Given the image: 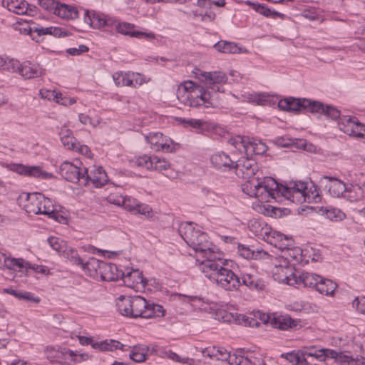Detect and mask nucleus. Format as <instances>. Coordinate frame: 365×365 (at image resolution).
I'll return each instance as SVG.
<instances>
[{
  "instance_id": "nucleus-1",
  "label": "nucleus",
  "mask_w": 365,
  "mask_h": 365,
  "mask_svg": "<svg viewBox=\"0 0 365 365\" xmlns=\"http://www.w3.org/2000/svg\"><path fill=\"white\" fill-rule=\"evenodd\" d=\"M179 101L190 107L212 106L210 93L205 90L203 86L191 81L181 83L177 91Z\"/></svg>"
},
{
  "instance_id": "nucleus-31",
  "label": "nucleus",
  "mask_w": 365,
  "mask_h": 365,
  "mask_svg": "<svg viewBox=\"0 0 365 365\" xmlns=\"http://www.w3.org/2000/svg\"><path fill=\"white\" fill-rule=\"evenodd\" d=\"M237 252L241 257L247 259H268L270 258V255L264 250H255L241 244H238Z\"/></svg>"
},
{
  "instance_id": "nucleus-29",
  "label": "nucleus",
  "mask_w": 365,
  "mask_h": 365,
  "mask_svg": "<svg viewBox=\"0 0 365 365\" xmlns=\"http://www.w3.org/2000/svg\"><path fill=\"white\" fill-rule=\"evenodd\" d=\"M122 271H119L115 264L106 263L103 261L99 277L101 279L106 282L116 281L121 278Z\"/></svg>"
},
{
  "instance_id": "nucleus-16",
  "label": "nucleus",
  "mask_w": 365,
  "mask_h": 365,
  "mask_svg": "<svg viewBox=\"0 0 365 365\" xmlns=\"http://www.w3.org/2000/svg\"><path fill=\"white\" fill-rule=\"evenodd\" d=\"M234 168L237 175L244 179L255 178L259 170L257 163L250 156L242 157L235 161Z\"/></svg>"
},
{
  "instance_id": "nucleus-38",
  "label": "nucleus",
  "mask_w": 365,
  "mask_h": 365,
  "mask_svg": "<svg viewBox=\"0 0 365 365\" xmlns=\"http://www.w3.org/2000/svg\"><path fill=\"white\" fill-rule=\"evenodd\" d=\"M197 242H199L198 247H193V250L195 252L196 257H201V255L206 254L214 248H217L212 242L208 240V237L204 232L199 235L197 238Z\"/></svg>"
},
{
  "instance_id": "nucleus-58",
  "label": "nucleus",
  "mask_w": 365,
  "mask_h": 365,
  "mask_svg": "<svg viewBox=\"0 0 365 365\" xmlns=\"http://www.w3.org/2000/svg\"><path fill=\"white\" fill-rule=\"evenodd\" d=\"M133 163L138 167L147 170H153V156H148L147 155L138 156L133 161Z\"/></svg>"
},
{
  "instance_id": "nucleus-60",
  "label": "nucleus",
  "mask_w": 365,
  "mask_h": 365,
  "mask_svg": "<svg viewBox=\"0 0 365 365\" xmlns=\"http://www.w3.org/2000/svg\"><path fill=\"white\" fill-rule=\"evenodd\" d=\"M78 120L83 125H91L93 127H97L100 125L103 122L102 118L100 117L92 118L89 115L84 113H80L78 115Z\"/></svg>"
},
{
  "instance_id": "nucleus-19",
  "label": "nucleus",
  "mask_w": 365,
  "mask_h": 365,
  "mask_svg": "<svg viewBox=\"0 0 365 365\" xmlns=\"http://www.w3.org/2000/svg\"><path fill=\"white\" fill-rule=\"evenodd\" d=\"M178 232L188 246L192 248L198 247L200 244L197 242V238L202 232L196 228L193 223L182 222L179 226Z\"/></svg>"
},
{
  "instance_id": "nucleus-14",
  "label": "nucleus",
  "mask_w": 365,
  "mask_h": 365,
  "mask_svg": "<svg viewBox=\"0 0 365 365\" xmlns=\"http://www.w3.org/2000/svg\"><path fill=\"white\" fill-rule=\"evenodd\" d=\"M339 129L344 133L357 138H364L365 125L356 117L343 116L339 118Z\"/></svg>"
},
{
  "instance_id": "nucleus-7",
  "label": "nucleus",
  "mask_w": 365,
  "mask_h": 365,
  "mask_svg": "<svg viewBox=\"0 0 365 365\" xmlns=\"http://www.w3.org/2000/svg\"><path fill=\"white\" fill-rule=\"evenodd\" d=\"M307 185L302 181H292L286 185L279 184V195L296 204H302L310 201L307 193Z\"/></svg>"
},
{
  "instance_id": "nucleus-17",
  "label": "nucleus",
  "mask_w": 365,
  "mask_h": 365,
  "mask_svg": "<svg viewBox=\"0 0 365 365\" xmlns=\"http://www.w3.org/2000/svg\"><path fill=\"white\" fill-rule=\"evenodd\" d=\"M85 168L65 161L60 166V174L67 181L82 185L81 178L84 175L83 169Z\"/></svg>"
},
{
  "instance_id": "nucleus-21",
  "label": "nucleus",
  "mask_w": 365,
  "mask_h": 365,
  "mask_svg": "<svg viewBox=\"0 0 365 365\" xmlns=\"http://www.w3.org/2000/svg\"><path fill=\"white\" fill-rule=\"evenodd\" d=\"M222 319L225 322L229 323H235L245 327H259L260 322L254 317V313L250 315H245L237 313L225 312L222 315Z\"/></svg>"
},
{
  "instance_id": "nucleus-49",
  "label": "nucleus",
  "mask_w": 365,
  "mask_h": 365,
  "mask_svg": "<svg viewBox=\"0 0 365 365\" xmlns=\"http://www.w3.org/2000/svg\"><path fill=\"white\" fill-rule=\"evenodd\" d=\"M152 352H156V354L162 358H168L172 361L182 362V363H187V361L190 360L189 358H182L176 353L173 352L170 349H152Z\"/></svg>"
},
{
  "instance_id": "nucleus-3",
  "label": "nucleus",
  "mask_w": 365,
  "mask_h": 365,
  "mask_svg": "<svg viewBox=\"0 0 365 365\" xmlns=\"http://www.w3.org/2000/svg\"><path fill=\"white\" fill-rule=\"evenodd\" d=\"M23 206L25 211L29 214L45 215L50 218H56L57 216L53 202L41 193L26 194Z\"/></svg>"
},
{
  "instance_id": "nucleus-40",
  "label": "nucleus",
  "mask_w": 365,
  "mask_h": 365,
  "mask_svg": "<svg viewBox=\"0 0 365 365\" xmlns=\"http://www.w3.org/2000/svg\"><path fill=\"white\" fill-rule=\"evenodd\" d=\"M59 136L63 145L68 150H73L76 148L77 140L73 135L71 130L66 126H63L59 132Z\"/></svg>"
},
{
  "instance_id": "nucleus-2",
  "label": "nucleus",
  "mask_w": 365,
  "mask_h": 365,
  "mask_svg": "<svg viewBox=\"0 0 365 365\" xmlns=\"http://www.w3.org/2000/svg\"><path fill=\"white\" fill-rule=\"evenodd\" d=\"M196 264L206 277L214 281L223 267L227 265V261L224 259V254L218 248H214L201 257H196Z\"/></svg>"
},
{
  "instance_id": "nucleus-30",
  "label": "nucleus",
  "mask_w": 365,
  "mask_h": 365,
  "mask_svg": "<svg viewBox=\"0 0 365 365\" xmlns=\"http://www.w3.org/2000/svg\"><path fill=\"white\" fill-rule=\"evenodd\" d=\"M297 283L295 285H302L304 287H309L317 289L320 275L313 272H302L296 274Z\"/></svg>"
},
{
  "instance_id": "nucleus-9",
  "label": "nucleus",
  "mask_w": 365,
  "mask_h": 365,
  "mask_svg": "<svg viewBox=\"0 0 365 365\" xmlns=\"http://www.w3.org/2000/svg\"><path fill=\"white\" fill-rule=\"evenodd\" d=\"M225 5V0H197L191 12L201 21H212L215 19L216 9Z\"/></svg>"
},
{
  "instance_id": "nucleus-36",
  "label": "nucleus",
  "mask_w": 365,
  "mask_h": 365,
  "mask_svg": "<svg viewBox=\"0 0 365 365\" xmlns=\"http://www.w3.org/2000/svg\"><path fill=\"white\" fill-rule=\"evenodd\" d=\"M53 14L63 19H75L78 18V11L74 6L58 3Z\"/></svg>"
},
{
  "instance_id": "nucleus-52",
  "label": "nucleus",
  "mask_w": 365,
  "mask_h": 365,
  "mask_svg": "<svg viewBox=\"0 0 365 365\" xmlns=\"http://www.w3.org/2000/svg\"><path fill=\"white\" fill-rule=\"evenodd\" d=\"M286 358L289 362L295 365H317L309 361L308 359H305L302 350L288 353Z\"/></svg>"
},
{
  "instance_id": "nucleus-63",
  "label": "nucleus",
  "mask_w": 365,
  "mask_h": 365,
  "mask_svg": "<svg viewBox=\"0 0 365 365\" xmlns=\"http://www.w3.org/2000/svg\"><path fill=\"white\" fill-rule=\"evenodd\" d=\"M48 242L54 250L59 253V255L61 254L64 247L67 246L63 240L55 237H48Z\"/></svg>"
},
{
  "instance_id": "nucleus-22",
  "label": "nucleus",
  "mask_w": 365,
  "mask_h": 365,
  "mask_svg": "<svg viewBox=\"0 0 365 365\" xmlns=\"http://www.w3.org/2000/svg\"><path fill=\"white\" fill-rule=\"evenodd\" d=\"M265 242L274 246L276 248L284 252L285 249H288L293 245V240L282 233L272 230L266 237Z\"/></svg>"
},
{
  "instance_id": "nucleus-23",
  "label": "nucleus",
  "mask_w": 365,
  "mask_h": 365,
  "mask_svg": "<svg viewBox=\"0 0 365 365\" xmlns=\"http://www.w3.org/2000/svg\"><path fill=\"white\" fill-rule=\"evenodd\" d=\"M215 359L226 361L230 365H251L252 361L244 356L231 354L223 347H217Z\"/></svg>"
},
{
  "instance_id": "nucleus-20",
  "label": "nucleus",
  "mask_w": 365,
  "mask_h": 365,
  "mask_svg": "<svg viewBox=\"0 0 365 365\" xmlns=\"http://www.w3.org/2000/svg\"><path fill=\"white\" fill-rule=\"evenodd\" d=\"M84 21L93 29H101L103 26H111L115 21L104 14L95 11H86L84 13Z\"/></svg>"
},
{
  "instance_id": "nucleus-6",
  "label": "nucleus",
  "mask_w": 365,
  "mask_h": 365,
  "mask_svg": "<svg viewBox=\"0 0 365 365\" xmlns=\"http://www.w3.org/2000/svg\"><path fill=\"white\" fill-rule=\"evenodd\" d=\"M165 309L160 304L148 303L145 298L140 296L132 297L131 317H142L145 319L162 317Z\"/></svg>"
},
{
  "instance_id": "nucleus-44",
  "label": "nucleus",
  "mask_w": 365,
  "mask_h": 365,
  "mask_svg": "<svg viewBox=\"0 0 365 365\" xmlns=\"http://www.w3.org/2000/svg\"><path fill=\"white\" fill-rule=\"evenodd\" d=\"M202 76L205 78L207 83L213 86L225 83L227 81L226 74L221 71L204 72Z\"/></svg>"
},
{
  "instance_id": "nucleus-57",
  "label": "nucleus",
  "mask_w": 365,
  "mask_h": 365,
  "mask_svg": "<svg viewBox=\"0 0 365 365\" xmlns=\"http://www.w3.org/2000/svg\"><path fill=\"white\" fill-rule=\"evenodd\" d=\"M28 177H33L40 179H49L52 177V174L43 170L40 166H29Z\"/></svg>"
},
{
  "instance_id": "nucleus-39",
  "label": "nucleus",
  "mask_w": 365,
  "mask_h": 365,
  "mask_svg": "<svg viewBox=\"0 0 365 365\" xmlns=\"http://www.w3.org/2000/svg\"><path fill=\"white\" fill-rule=\"evenodd\" d=\"M102 263L103 261L91 257L86 262H83V264H80V266L88 276L98 277L99 276Z\"/></svg>"
},
{
  "instance_id": "nucleus-61",
  "label": "nucleus",
  "mask_w": 365,
  "mask_h": 365,
  "mask_svg": "<svg viewBox=\"0 0 365 365\" xmlns=\"http://www.w3.org/2000/svg\"><path fill=\"white\" fill-rule=\"evenodd\" d=\"M153 170L163 172L170 168V163L165 158L153 156Z\"/></svg>"
},
{
  "instance_id": "nucleus-32",
  "label": "nucleus",
  "mask_w": 365,
  "mask_h": 365,
  "mask_svg": "<svg viewBox=\"0 0 365 365\" xmlns=\"http://www.w3.org/2000/svg\"><path fill=\"white\" fill-rule=\"evenodd\" d=\"M29 267L30 263L23 258L9 257L5 269H9L13 272L18 273L19 274V276L21 277L26 274Z\"/></svg>"
},
{
  "instance_id": "nucleus-11",
  "label": "nucleus",
  "mask_w": 365,
  "mask_h": 365,
  "mask_svg": "<svg viewBox=\"0 0 365 365\" xmlns=\"http://www.w3.org/2000/svg\"><path fill=\"white\" fill-rule=\"evenodd\" d=\"M216 284L226 291H237L241 286V281L232 269L225 265L214 280Z\"/></svg>"
},
{
  "instance_id": "nucleus-47",
  "label": "nucleus",
  "mask_w": 365,
  "mask_h": 365,
  "mask_svg": "<svg viewBox=\"0 0 365 365\" xmlns=\"http://www.w3.org/2000/svg\"><path fill=\"white\" fill-rule=\"evenodd\" d=\"M149 351L148 346L138 344L133 346L130 353V358L135 362H143L146 359V355Z\"/></svg>"
},
{
  "instance_id": "nucleus-26",
  "label": "nucleus",
  "mask_w": 365,
  "mask_h": 365,
  "mask_svg": "<svg viewBox=\"0 0 365 365\" xmlns=\"http://www.w3.org/2000/svg\"><path fill=\"white\" fill-rule=\"evenodd\" d=\"M19 67L16 73L24 79L37 78L43 73V70L38 64L29 61H24L22 63L19 62Z\"/></svg>"
},
{
  "instance_id": "nucleus-27",
  "label": "nucleus",
  "mask_w": 365,
  "mask_h": 365,
  "mask_svg": "<svg viewBox=\"0 0 365 365\" xmlns=\"http://www.w3.org/2000/svg\"><path fill=\"white\" fill-rule=\"evenodd\" d=\"M240 278L241 285H245L251 290L262 291L266 287L265 282L256 274L242 273Z\"/></svg>"
},
{
  "instance_id": "nucleus-53",
  "label": "nucleus",
  "mask_w": 365,
  "mask_h": 365,
  "mask_svg": "<svg viewBox=\"0 0 365 365\" xmlns=\"http://www.w3.org/2000/svg\"><path fill=\"white\" fill-rule=\"evenodd\" d=\"M242 185V190L244 193L251 197H255L257 186L259 185V178H252Z\"/></svg>"
},
{
  "instance_id": "nucleus-24",
  "label": "nucleus",
  "mask_w": 365,
  "mask_h": 365,
  "mask_svg": "<svg viewBox=\"0 0 365 365\" xmlns=\"http://www.w3.org/2000/svg\"><path fill=\"white\" fill-rule=\"evenodd\" d=\"M123 208L133 214H141L143 215H148L152 209L149 205L139 202L136 199L125 195L123 199V202L121 205Z\"/></svg>"
},
{
  "instance_id": "nucleus-13",
  "label": "nucleus",
  "mask_w": 365,
  "mask_h": 365,
  "mask_svg": "<svg viewBox=\"0 0 365 365\" xmlns=\"http://www.w3.org/2000/svg\"><path fill=\"white\" fill-rule=\"evenodd\" d=\"M83 171L82 185H86L91 182L94 187H101L108 181V175L101 166L92 165L88 168H86Z\"/></svg>"
},
{
  "instance_id": "nucleus-25",
  "label": "nucleus",
  "mask_w": 365,
  "mask_h": 365,
  "mask_svg": "<svg viewBox=\"0 0 365 365\" xmlns=\"http://www.w3.org/2000/svg\"><path fill=\"white\" fill-rule=\"evenodd\" d=\"M121 278L124 284L132 289H138L139 285L144 287L147 284V280L143 276V272L138 269H133L126 274L122 272Z\"/></svg>"
},
{
  "instance_id": "nucleus-5",
  "label": "nucleus",
  "mask_w": 365,
  "mask_h": 365,
  "mask_svg": "<svg viewBox=\"0 0 365 365\" xmlns=\"http://www.w3.org/2000/svg\"><path fill=\"white\" fill-rule=\"evenodd\" d=\"M229 143L247 156L264 155L268 147L261 140L237 135L229 140Z\"/></svg>"
},
{
  "instance_id": "nucleus-56",
  "label": "nucleus",
  "mask_w": 365,
  "mask_h": 365,
  "mask_svg": "<svg viewBox=\"0 0 365 365\" xmlns=\"http://www.w3.org/2000/svg\"><path fill=\"white\" fill-rule=\"evenodd\" d=\"M303 354H304V358L308 359H315V360L319 361H324V354L323 349H317L314 347H307L302 350Z\"/></svg>"
},
{
  "instance_id": "nucleus-43",
  "label": "nucleus",
  "mask_w": 365,
  "mask_h": 365,
  "mask_svg": "<svg viewBox=\"0 0 365 365\" xmlns=\"http://www.w3.org/2000/svg\"><path fill=\"white\" fill-rule=\"evenodd\" d=\"M250 230L258 238L265 241L266 237L271 232V227L268 226L264 222L254 221L250 225Z\"/></svg>"
},
{
  "instance_id": "nucleus-42",
  "label": "nucleus",
  "mask_w": 365,
  "mask_h": 365,
  "mask_svg": "<svg viewBox=\"0 0 365 365\" xmlns=\"http://www.w3.org/2000/svg\"><path fill=\"white\" fill-rule=\"evenodd\" d=\"M322 215L326 218L335 222L341 221L346 217V214L341 210L331 207H322L319 209Z\"/></svg>"
},
{
  "instance_id": "nucleus-8",
  "label": "nucleus",
  "mask_w": 365,
  "mask_h": 365,
  "mask_svg": "<svg viewBox=\"0 0 365 365\" xmlns=\"http://www.w3.org/2000/svg\"><path fill=\"white\" fill-rule=\"evenodd\" d=\"M44 354L48 360L51 363L64 364L68 361H81L86 360L88 355L81 354L78 355L77 352L70 350L65 347L47 346L44 349Z\"/></svg>"
},
{
  "instance_id": "nucleus-50",
  "label": "nucleus",
  "mask_w": 365,
  "mask_h": 365,
  "mask_svg": "<svg viewBox=\"0 0 365 365\" xmlns=\"http://www.w3.org/2000/svg\"><path fill=\"white\" fill-rule=\"evenodd\" d=\"M19 61L18 60L0 56V70L10 73H16L19 68Z\"/></svg>"
},
{
  "instance_id": "nucleus-12",
  "label": "nucleus",
  "mask_w": 365,
  "mask_h": 365,
  "mask_svg": "<svg viewBox=\"0 0 365 365\" xmlns=\"http://www.w3.org/2000/svg\"><path fill=\"white\" fill-rule=\"evenodd\" d=\"M145 138L147 142L150 144V148L155 151L172 153L176 149V145L174 144L172 139L161 133H150Z\"/></svg>"
},
{
  "instance_id": "nucleus-41",
  "label": "nucleus",
  "mask_w": 365,
  "mask_h": 365,
  "mask_svg": "<svg viewBox=\"0 0 365 365\" xmlns=\"http://www.w3.org/2000/svg\"><path fill=\"white\" fill-rule=\"evenodd\" d=\"M336 287V284L332 280L320 276V280H319L316 290L322 294L333 296Z\"/></svg>"
},
{
  "instance_id": "nucleus-55",
  "label": "nucleus",
  "mask_w": 365,
  "mask_h": 365,
  "mask_svg": "<svg viewBox=\"0 0 365 365\" xmlns=\"http://www.w3.org/2000/svg\"><path fill=\"white\" fill-rule=\"evenodd\" d=\"M304 110H307L311 113L323 114L325 106L319 101H311L310 100L303 98Z\"/></svg>"
},
{
  "instance_id": "nucleus-59",
  "label": "nucleus",
  "mask_w": 365,
  "mask_h": 365,
  "mask_svg": "<svg viewBox=\"0 0 365 365\" xmlns=\"http://www.w3.org/2000/svg\"><path fill=\"white\" fill-rule=\"evenodd\" d=\"M199 196L204 201V203L207 205H210L214 202L217 197V195L207 187L201 188Z\"/></svg>"
},
{
  "instance_id": "nucleus-4",
  "label": "nucleus",
  "mask_w": 365,
  "mask_h": 365,
  "mask_svg": "<svg viewBox=\"0 0 365 365\" xmlns=\"http://www.w3.org/2000/svg\"><path fill=\"white\" fill-rule=\"evenodd\" d=\"M273 268L272 269V276L274 280L289 285L294 286L297 283L294 267L290 264L288 259L284 257L270 258Z\"/></svg>"
},
{
  "instance_id": "nucleus-34",
  "label": "nucleus",
  "mask_w": 365,
  "mask_h": 365,
  "mask_svg": "<svg viewBox=\"0 0 365 365\" xmlns=\"http://www.w3.org/2000/svg\"><path fill=\"white\" fill-rule=\"evenodd\" d=\"M303 98H294L293 97L282 99L278 103V107L282 110L301 111L304 110Z\"/></svg>"
},
{
  "instance_id": "nucleus-18",
  "label": "nucleus",
  "mask_w": 365,
  "mask_h": 365,
  "mask_svg": "<svg viewBox=\"0 0 365 365\" xmlns=\"http://www.w3.org/2000/svg\"><path fill=\"white\" fill-rule=\"evenodd\" d=\"M115 31L122 35L128 36L138 39L146 38L153 40L155 38V34L153 32H143L135 30V26L128 22L114 23Z\"/></svg>"
},
{
  "instance_id": "nucleus-48",
  "label": "nucleus",
  "mask_w": 365,
  "mask_h": 365,
  "mask_svg": "<svg viewBox=\"0 0 365 365\" xmlns=\"http://www.w3.org/2000/svg\"><path fill=\"white\" fill-rule=\"evenodd\" d=\"M61 255L68 259L73 264L78 266L83 264V259L79 256L77 250L72 247L68 245L66 246Z\"/></svg>"
},
{
  "instance_id": "nucleus-10",
  "label": "nucleus",
  "mask_w": 365,
  "mask_h": 365,
  "mask_svg": "<svg viewBox=\"0 0 365 365\" xmlns=\"http://www.w3.org/2000/svg\"><path fill=\"white\" fill-rule=\"evenodd\" d=\"M279 196V183L271 177H265L259 180V185L257 187L255 198L262 202H270L277 200Z\"/></svg>"
},
{
  "instance_id": "nucleus-15",
  "label": "nucleus",
  "mask_w": 365,
  "mask_h": 365,
  "mask_svg": "<svg viewBox=\"0 0 365 365\" xmlns=\"http://www.w3.org/2000/svg\"><path fill=\"white\" fill-rule=\"evenodd\" d=\"M319 182L324 185V190L331 197L343 198L346 185L339 178L331 175H323Z\"/></svg>"
},
{
  "instance_id": "nucleus-62",
  "label": "nucleus",
  "mask_w": 365,
  "mask_h": 365,
  "mask_svg": "<svg viewBox=\"0 0 365 365\" xmlns=\"http://www.w3.org/2000/svg\"><path fill=\"white\" fill-rule=\"evenodd\" d=\"M284 257H290L297 262L302 261V250L299 247H294L293 245L288 249H285Z\"/></svg>"
},
{
  "instance_id": "nucleus-64",
  "label": "nucleus",
  "mask_w": 365,
  "mask_h": 365,
  "mask_svg": "<svg viewBox=\"0 0 365 365\" xmlns=\"http://www.w3.org/2000/svg\"><path fill=\"white\" fill-rule=\"evenodd\" d=\"M124 197L125 196L122 195L120 192H115L110 193L107 196L106 200L110 204L121 206L122 202H123Z\"/></svg>"
},
{
  "instance_id": "nucleus-45",
  "label": "nucleus",
  "mask_w": 365,
  "mask_h": 365,
  "mask_svg": "<svg viewBox=\"0 0 365 365\" xmlns=\"http://www.w3.org/2000/svg\"><path fill=\"white\" fill-rule=\"evenodd\" d=\"M336 361L341 365H364L365 357L356 356L354 358L352 356L340 351Z\"/></svg>"
},
{
  "instance_id": "nucleus-33",
  "label": "nucleus",
  "mask_w": 365,
  "mask_h": 365,
  "mask_svg": "<svg viewBox=\"0 0 365 365\" xmlns=\"http://www.w3.org/2000/svg\"><path fill=\"white\" fill-rule=\"evenodd\" d=\"M271 324L275 328L282 330H287L288 329L296 327L298 324V322L292 319L287 314L276 315L275 314H272Z\"/></svg>"
},
{
  "instance_id": "nucleus-51",
  "label": "nucleus",
  "mask_w": 365,
  "mask_h": 365,
  "mask_svg": "<svg viewBox=\"0 0 365 365\" xmlns=\"http://www.w3.org/2000/svg\"><path fill=\"white\" fill-rule=\"evenodd\" d=\"M113 79L115 86L118 87L128 86L133 85L130 79V72L118 71L113 74Z\"/></svg>"
},
{
  "instance_id": "nucleus-28",
  "label": "nucleus",
  "mask_w": 365,
  "mask_h": 365,
  "mask_svg": "<svg viewBox=\"0 0 365 365\" xmlns=\"http://www.w3.org/2000/svg\"><path fill=\"white\" fill-rule=\"evenodd\" d=\"M210 161L215 168L224 170L234 168L235 164V160L224 152L213 154L210 158Z\"/></svg>"
},
{
  "instance_id": "nucleus-54",
  "label": "nucleus",
  "mask_w": 365,
  "mask_h": 365,
  "mask_svg": "<svg viewBox=\"0 0 365 365\" xmlns=\"http://www.w3.org/2000/svg\"><path fill=\"white\" fill-rule=\"evenodd\" d=\"M120 302L117 304L118 309L119 312L125 317H131L132 314V297L125 298L123 296Z\"/></svg>"
},
{
  "instance_id": "nucleus-46",
  "label": "nucleus",
  "mask_w": 365,
  "mask_h": 365,
  "mask_svg": "<svg viewBox=\"0 0 365 365\" xmlns=\"http://www.w3.org/2000/svg\"><path fill=\"white\" fill-rule=\"evenodd\" d=\"M214 48L219 52L223 53H241V48L235 43L220 41L214 45Z\"/></svg>"
},
{
  "instance_id": "nucleus-35",
  "label": "nucleus",
  "mask_w": 365,
  "mask_h": 365,
  "mask_svg": "<svg viewBox=\"0 0 365 365\" xmlns=\"http://www.w3.org/2000/svg\"><path fill=\"white\" fill-rule=\"evenodd\" d=\"M364 197V192L362 187L359 184L346 185L343 199L350 202H356Z\"/></svg>"
},
{
  "instance_id": "nucleus-37",
  "label": "nucleus",
  "mask_w": 365,
  "mask_h": 365,
  "mask_svg": "<svg viewBox=\"0 0 365 365\" xmlns=\"http://www.w3.org/2000/svg\"><path fill=\"white\" fill-rule=\"evenodd\" d=\"M2 4L9 11L18 15L26 14L28 11V3L25 0H3Z\"/></svg>"
}]
</instances>
